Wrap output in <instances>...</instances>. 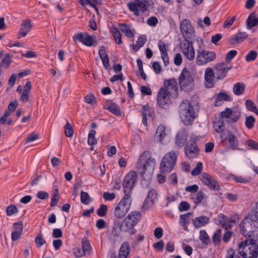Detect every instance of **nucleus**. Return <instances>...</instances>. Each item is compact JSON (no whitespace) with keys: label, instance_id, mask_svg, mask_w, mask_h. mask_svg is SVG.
I'll use <instances>...</instances> for the list:
<instances>
[{"label":"nucleus","instance_id":"1","mask_svg":"<svg viewBox=\"0 0 258 258\" xmlns=\"http://www.w3.org/2000/svg\"><path fill=\"white\" fill-rule=\"evenodd\" d=\"M155 165L156 160L149 152H144L138 160L136 169L142 176L145 174L150 175L153 172Z\"/></svg>","mask_w":258,"mask_h":258},{"label":"nucleus","instance_id":"2","mask_svg":"<svg viewBox=\"0 0 258 258\" xmlns=\"http://www.w3.org/2000/svg\"><path fill=\"white\" fill-rule=\"evenodd\" d=\"M237 251L243 258H256L258 245L252 239H247L238 244Z\"/></svg>","mask_w":258,"mask_h":258},{"label":"nucleus","instance_id":"3","mask_svg":"<svg viewBox=\"0 0 258 258\" xmlns=\"http://www.w3.org/2000/svg\"><path fill=\"white\" fill-rule=\"evenodd\" d=\"M141 217L142 214L140 212H131L124 218L121 224H119L120 230L123 232H128L130 235L135 234L136 230L134 227L140 221Z\"/></svg>","mask_w":258,"mask_h":258},{"label":"nucleus","instance_id":"4","mask_svg":"<svg viewBox=\"0 0 258 258\" xmlns=\"http://www.w3.org/2000/svg\"><path fill=\"white\" fill-rule=\"evenodd\" d=\"M257 228L258 218L256 215H248L240 224L241 232L245 237H251L252 232Z\"/></svg>","mask_w":258,"mask_h":258},{"label":"nucleus","instance_id":"5","mask_svg":"<svg viewBox=\"0 0 258 258\" xmlns=\"http://www.w3.org/2000/svg\"><path fill=\"white\" fill-rule=\"evenodd\" d=\"M180 117L186 125H190L195 118V112L190 102L187 100H183L179 107Z\"/></svg>","mask_w":258,"mask_h":258},{"label":"nucleus","instance_id":"6","mask_svg":"<svg viewBox=\"0 0 258 258\" xmlns=\"http://www.w3.org/2000/svg\"><path fill=\"white\" fill-rule=\"evenodd\" d=\"M178 84L181 90L185 92H189L194 89V79L191 73L184 68L180 75Z\"/></svg>","mask_w":258,"mask_h":258},{"label":"nucleus","instance_id":"7","mask_svg":"<svg viewBox=\"0 0 258 258\" xmlns=\"http://www.w3.org/2000/svg\"><path fill=\"white\" fill-rule=\"evenodd\" d=\"M178 154V152L170 151L164 156L160 163V169L162 172L168 173L173 170Z\"/></svg>","mask_w":258,"mask_h":258},{"label":"nucleus","instance_id":"8","mask_svg":"<svg viewBox=\"0 0 258 258\" xmlns=\"http://www.w3.org/2000/svg\"><path fill=\"white\" fill-rule=\"evenodd\" d=\"M131 204V196L124 195L114 209V216L119 219L123 218L129 211Z\"/></svg>","mask_w":258,"mask_h":258},{"label":"nucleus","instance_id":"9","mask_svg":"<svg viewBox=\"0 0 258 258\" xmlns=\"http://www.w3.org/2000/svg\"><path fill=\"white\" fill-rule=\"evenodd\" d=\"M180 30L184 41H192L195 38V28L190 21L186 19H183L180 23Z\"/></svg>","mask_w":258,"mask_h":258},{"label":"nucleus","instance_id":"10","mask_svg":"<svg viewBox=\"0 0 258 258\" xmlns=\"http://www.w3.org/2000/svg\"><path fill=\"white\" fill-rule=\"evenodd\" d=\"M216 56L215 52L213 51L200 49L197 50L196 63L198 66H204L213 61Z\"/></svg>","mask_w":258,"mask_h":258},{"label":"nucleus","instance_id":"11","mask_svg":"<svg viewBox=\"0 0 258 258\" xmlns=\"http://www.w3.org/2000/svg\"><path fill=\"white\" fill-rule=\"evenodd\" d=\"M137 175L135 171H130L124 177L123 181V187L124 195L131 196V191L137 180Z\"/></svg>","mask_w":258,"mask_h":258},{"label":"nucleus","instance_id":"12","mask_svg":"<svg viewBox=\"0 0 258 258\" xmlns=\"http://www.w3.org/2000/svg\"><path fill=\"white\" fill-rule=\"evenodd\" d=\"M127 7L136 16H139L140 12L144 13L148 9V5L145 0H136L128 3Z\"/></svg>","mask_w":258,"mask_h":258},{"label":"nucleus","instance_id":"13","mask_svg":"<svg viewBox=\"0 0 258 258\" xmlns=\"http://www.w3.org/2000/svg\"><path fill=\"white\" fill-rule=\"evenodd\" d=\"M75 41H79L87 46H91L96 43L95 36H91L87 33H79L73 36Z\"/></svg>","mask_w":258,"mask_h":258},{"label":"nucleus","instance_id":"14","mask_svg":"<svg viewBox=\"0 0 258 258\" xmlns=\"http://www.w3.org/2000/svg\"><path fill=\"white\" fill-rule=\"evenodd\" d=\"M180 48L184 55L189 60L195 57V51L191 41H183L180 43Z\"/></svg>","mask_w":258,"mask_h":258},{"label":"nucleus","instance_id":"15","mask_svg":"<svg viewBox=\"0 0 258 258\" xmlns=\"http://www.w3.org/2000/svg\"><path fill=\"white\" fill-rule=\"evenodd\" d=\"M202 182L208 187L213 190H218L219 185L215 178L208 173L204 172L200 176Z\"/></svg>","mask_w":258,"mask_h":258},{"label":"nucleus","instance_id":"16","mask_svg":"<svg viewBox=\"0 0 258 258\" xmlns=\"http://www.w3.org/2000/svg\"><path fill=\"white\" fill-rule=\"evenodd\" d=\"M231 68L232 65L226 62L217 64L214 68L217 79L221 80L225 77L228 71Z\"/></svg>","mask_w":258,"mask_h":258},{"label":"nucleus","instance_id":"17","mask_svg":"<svg viewBox=\"0 0 258 258\" xmlns=\"http://www.w3.org/2000/svg\"><path fill=\"white\" fill-rule=\"evenodd\" d=\"M221 116L222 119L226 118L228 119L229 122H236L239 117L240 114L236 110L232 108H226L225 110L221 112Z\"/></svg>","mask_w":258,"mask_h":258},{"label":"nucleus","instance_id":"18","mask_svg":"<svg viewBox=\"0 0 258 258\" xmlns=\"http://www.w3.org/2000/svg\"><path fill=\"white\" fill-rule=\"evenodd\" d=\"M165 89L172 97H176L178 94V86L175 79H172L164 82Z\"/></svg>","mask_w":258,"mask_h":258},{"label":"nucleus","instance_id":"19","mask_svg":"<svg viewBox=\"0 0 258 258\" xmlns=\"http://www.w3.org/2000/svg\"><path fill=\"white\" fill-rule=\"evenodd\" d=\"M169 94L164 88H161L158 93L157 100L158 105L162 107H165L170 102Z\"/></svg>","mask_w":258,"mask_h":258},{"label":"nucleus","instance_id":"20","mask_svg":"<svg viewBox=\"0 0 258 258\" xmlns=\"http://www.w3.org/2000/svg\"><path fill=\"white\" fill-rule=\"evenodd\" d=\"M158 196L155 189H151L149 191L147 197L143 203V208L147 210L151 207L157 200Z\"/></svg>","mask_w":258,"mask_h":258},{"label":"nucleus","instance_id":"21","mask_svg":"<svg viewBox=\"0 0 258 258\" xmlns=\"http://www.w3.org/2000/svg\"><path fill=\"white\" fill-rule=\"evenodd\" d=\"M32 27L31 21L29 19L24 20L20 25V27L18 33V38L26 36L30 31Z\"/></svg>","mask_w":258,"mask_h":258},{"label":"nucleus","instance_id":"22","mask_svg":"<svg viewBox=\"0 0 258 258\" xmlns=\"http://www.w3.org/2000/svg\"><path fill=\"white\" fill-rule=\"evenodd\" d=\"M215 75L213 70L211 68L206 69L204 74L205 85L208 88H212L214 85Z\"/></svg>","mask_w":258,"mask_h":258},{"label":"nucleus","instance_id":"23","mask_svg":"<svg viewBox=\"0 0 258 258\" xmlns=\"http://www.w3.org/2000/svg\"><path fill=\"white\" fill-rule=\"evenodd\" d=\"M185 154L189 158H194L198 156L199 149L196 143L187 144L184 148Z\"/></svg>","mask_w":258,"mask_h":258},{"label":"nucleus","instance_id":"24","mask_svg":"<svg viewBox=\"0 0 258 258\" xmlns=\"http://www.w3.org/2000/svg\"><path fill=\"white\" fill-rule=\"evenodd\" d=\"M23 229L22 222H18L13 224L11 238L13 241H16L20 238Z\"/></svg>","mask_w":258,"mask_h":258},{"label":"nucleus","instance_id":"25","mask_svg":"<svg viewBox=\"0 0 258 258\" xmlns=\"http://www.w3.org/2000/svg\"><path fill=\"white\" fill-rule=\"evenodd\" d=\"M187 133L186 131L182 130L180 131L177 134L175 138V144L179 148L183 146L187 140Z\"/></svg>","mask_w":258,"mask_h":258},{"label":"nucleus","instance_id":"26","mask_svg":"<svg viewBox=\"0 0 258 258\" xmlns=\"http://www.w3.org/2000/svg\"><path fill=\"white\" fill-rule=\"evenodd\" d=\"M154 114V111L149 105L144 106L142 110V123L144 126L148 125L147 118L152 116Z\"/></svg>","mask_w":258,"mask_h":258},{"label":"nucleus","instance_id":"27","mask_svg":"<svg viewBox=\"0 0 258 258\" xmlns=\"http://www.w3.org/2000/svg\"><path fill=\"white\" fill-rule=\"evenodd\" d=\"M118 26L122 32L127 37L131 38L134 37L135 30L131 26L123 23H120L118 24Z\"/></svg>","mask_w":258,"mask_h":258},{"label":"nucleus","instance_id":"28","mask_svg":"<svg viewBox=\"0 0 258 258\" xmlns=\"http://www.w3.org/2000/svg\"><path fill=\"white\" fill-rule=\"evenodd\" d=\"M158 47L161 52V57L164 62V65L167 66L168 64V56L167 53V45L162 41L160 40L158 42Z\"/></svg>","mask_w":258,"mask_h":258},{"label":"nucleus","instance_id":"29","mask_svg":"<svg viewBox=\"0 0 258 258\" xmlns=\"http://www.w3.org/2000/svg\"><path fill=\"white\" fill-rule=\"evenodd\" d=\"M209 222V218L206 216H200L193 219L192 223L196 228H200L205 226Z\"/></svg>","mask_w":258,"mask_h":258},{"label":"nucleus","instance_id":"30","mask_svg":"<svg viewBox=\"0 0 258 258\" xmlns=\"http://www.w3.org/2000/svg\"><path fill=\"white\" fill-rule=\"evenodd\" d=\"M166 135L165 126L160 125L156 130L154 139L157 142H161L165 138Z\"/></svg>","mask_w":258,"mask_h":258},{"label":"nucleus","instance_id":"31","mask_svg":"<svg viewBox=\"0 0 258 258\" xmlns=\"http://www.w3.org/2000/svg\"><path fill=\"white\" fill-rule=\"evenodd\" d=\"M190 196L194 203L197 205L204 202L206 200V195L201 191L196 194H190Z\"/></svg>","mask_w":258,"mask_h":258},{"label":"nucleus","instance_id":"32","mask_svg":"<svg viewBox=\"0 0 258 258\" xmlns=\"http://www.w3.org/2000/svg\"><path fill=\"white\" fill-rule=\"evenodd\" d=\"M247 27L250 29L258 25V15L252 13L250 14L246 20Z\"/></svg>","mask_w":258,"mask_h":258},{"label":"nucleus","instance_id":"33","mask_svg":"<svg viewBox=\"0 0 258 258\" xmlns=\"http://www.w3.org/2000/svg\"><path fill=\"white\" fill-rule=\"evenodd\" d=\"M130 253V245L128 242H124L121 245L118 253V258H126Z\"/></svg>","mask_w":258,"mask_h":258},{"label":"nucleus","instance_id":"34","mask_svg":"<svg viewBox=\"0 0 258 258\" xmlns=\"http://www.w3.org/2000/svg\"><path fill=\"white\" fill-rule=\"evenodd\" d=\"M191 216V213H186L180 216L179 223L183 226V229L186 231L188 230L187 225L190 222Z\"/></svg>","mask_w":258,"mask_h":258},{"label":"nucleus","instance_id":"35","mask_svg":"<svg viewBox=\"0 0 258 258\" xmlns=\"http://www.w3.org/2000/svg\"><path fill=\"white\" fill-rule=\"evenodd\" d=\"M110 32L113 35L115 42L118 44L122 43L121 34L119 30L115 27H112L110 29Z\"/></svg>","mask_w":258,"mask_h":258},{"label":"nucleus","instance_id":"36","mask_svg":"<svg viewBox=\"0 0 258 258\" xmlns=\"http://www.w3.org/2000/svg\"><path fill=\"white\" fill-rule=\"evenodd\" d=\"M228 140L230 147L233 149H236L238 146V141L237 138L231 133L228 134Z\"/></svg>","mask_w":258,"mask_h":258},{"label":"nucleus","instance_id":"37","mask_svg":"<svg viewBox=\"0 0 258 258\" xmlns=\"http://www.w3.org/2000/svg\"><path fill=\"white\" fill-rule=\"evenodd\" d=\"M82 248L87 254L89 255L91 251V246L89 240L84 237L81 240Z\"/></svg>","mask_w":258,"mask_h":258},{"label":"nucleus","instance_id":"38","mask_svg":"<svg viewBox=\"0 0 258 258\" xmlns=\"http://www.w3.org/2000/svg\"><path fill=\"white\" fill-rule=\"evenodd\" d=\"M245 86L243 83H237L233 87L234 93L236 95H240L244 93Z\"/></svg>","mask_w":258,"mask_h":258},{"label":"nucleus","instance_id":"39","mask_svg":"<svg viewBox=\"0 0 258 258\" xmlns=\"http://www.w3.org/2000/svg\"><path fill=\"white\" fill-rule=\"evenodd\" d=\"M213 127L215 132L221 133L225 129V124L222 119L215 121L213 123Z\"/></svg>","mask_w":258,"mask_h":258},{"label":"nucleus","instance_id":"40","mask_svg":"<svg viewBox=\"0 0 258 258\" xmlns=\"http://www.w3.org/2000/svg\"><path fill=\"white\" fill-rule=\"evenodd\" d=\"M96 131L91 130L89 131L88 136V144L90 146H93L97 144V140L95 138Z\"/></svg>","mask_w":258,"mask_h":258},{"label":"nucleus","instance_id":"41","mask_svg":"<svg viewBox=\"0 0 258 258\" xmlns=\"http://www.w3.org/2000/svg\"><path fill=\"white\" fill-rule=\"evenodd\" d=\"M81 201L84 205H88L92 199L87 192L81 191Z\"/></svg>","mask_w":258,"mask_h":258},{"label":"nucleus","instance_id":"42","mask_svg":"<svg viewBox=\"0 0 258 258\" xmlns=\"http://www.w3.org/2000/svg\"><path fill=\"white\" fill-rule=\"evenodd\" d=\"M198 25L203 28L209 27L211 25L210 18L209 17H206L203 20L199 19L198 21Z\"/></svg>","mask_w":258,"mask_h":258},{"label":"nucleus","instance_id":"43","mask_svg":"<svg viewBox=\"0 0 258 258\" xmlns=\"http://www.w3.org/2000/svg\"><path fill=\"white\" fill-rule=\"evenodd\" d=\"M257 55V53L255 50H250L245 55V59L247 62H250L254 60Z\"/></svg>","mask_w":258,"mask_h":258},{"label":"nucleus","instance_id":"44","mask_svg":"<svg viewBox=\"0 0 258 258\" xmlns=\"http://www.w3.org/2000/svg\"><path fill=\"white\" fill-rule=\"evenodd\" d=\"M18 212V209L16 206L13 204L9 205L6 209V214L8 216H11Z\"/></svg>","mask_w":258,"mask_h":258},{"label":"nucleus","instance_id":"45","mask_svg":"<svg viewBox=\"0 0 258 258\" xmlns=\"http://www.w3.org/2000/svg\"><path fill=\"white\" fill-rule=\"evenodd\" d=\"M200 239L204 243L208 244L210 242V238L205 230H201L200 232Z\"/></svg>","mask_w":258,"mask_h":258},{"label":"nucleus","instance_id":"46","mask_svg":"<svg viewBox=\"0 0 258 258\" xmlns=\"http://www.w3.org/2000/svg\"><path fill=\"white\" fill-rule=\"evenodd\" d=\"M221 230L220 229H217L214 232L213 236L212 237V240L214 243L218 244L221 239Z\"/></svg>","mask_w":258,"mask_h":258},{"label":"nucleus","instance_id":"47","mask_svg":"<svg viewBox=\"0 0 258 258\" xmlns=\"http://www.w3.org/2000/svg\"><path fill=\"white\" fill-rule=\"evenodd\" d=\"M203 169V164L202 162H198L195 168L191 171V174L193 176H196L199 174Z\"/></svg>","mask_w":258,"mask_h":258},{"label":"nucleus","instance_id":"48","mask_svg":"<svg viewBox=\"0 0 258 258\" xmlns=\"http://www.w3.org/2000/svg\"><path fill=\"white\" fill-rule=\"evenodd\" d=\"M35 242L36 246L38 248L40 247L42 245L45 243V239L43 238L41 233H39L35 238Z\"/></svg>","mask_w":258,"mask_h":258},{"label":"nucleus","instance_id":"49","mask_svg":"<svg viewBox=\"0 0 258 258\" xmlns=\"http://www.w3.org/2000/svg\"><path fill=\"white\" fill-rule=\"evenodd\" d=\"M216 100L218 101H230L231 97L227 94L221 92L218 94L216 97Z\"/></svg>","mask_w":258,"mask_h":258},{"label":"nucleus","instance_id":"50","mask_svg":"<svg viewBox=\"0 0 258 258\" xmlns=\"http://www.w3.org/2000/svg\"><path fill=\"white\" fill-rule=\"evenodd\" d=\"M64 130L66 136L71 138L73 135L74 131L72 125L69 122L67 123Z\"/></svg>","mask_w":258,"mask_h":258},{"label":"nucleus","instance_id":"51","mask_svg":"<svg viewBox=\"0 0 258 258\" xmlns=\"http://www.w3.org/2000/svg\"><path fill=\"white\" fill-rule=\"evenodd\" d=\"M11 62L10 57L9 55H6L3 58L2 62L0 64L1 67L8 68Z\"/></svg>","mask_w":258,"mask_h":258},{"label":"nucleus","instance_id":"52","mask_svg":"<svg viewBox=\"0 0 258 258\" xmlns=\"http://www.w3.org/2000/svg\"><path fill=\"white\" fill-rule=\"evenodd\" d=\"M107 109L115 115H118L120 114L119 108L114 103H110L107 107Z\"/></svg>","mask_w":258,"mask_h":258},{"label":"nucleus","instance_id":"53","mask_svg":"<svg viewBox=\"0 0 258 258\" xmlns=\"http://www.w3.org/2000/svg\"><path fill=\"white\" fill-rule=\"evenodd\" d=\"M235 19V17L228 18L223 24V27L226 29L230 28L233 24Z\"/></svg>","mask_w":258,"mask_h":258},{"label":"nucleus","instance_id":"54","mask_svg":"<svg viewBox=\"0 0 258 258\" xmlns=\"http://www.w3.org/2000/svg\"><path fill=\"white\" fill-rule=\"evenodd\" d=\"M236 221L235 219L226 218L224 220L223 225L225 229H228L229 227L232 226L233 224L236 223Z\"/></svg>","mask_w":258,"mask_h":258},{"label":"nucleus","instance_id":"55","mask_svg":"<svg viewBox=\"0 0 258 258\" xmlns=\"http://www.w3.org/2000/svg\"><path fill=\"white\" fill-rule=\"evenodd\" d=\"M247 37V34L245 32H240L238 33L234 37V39L237 43L243 41Z\"/></svg>","mask_w":258,"mask_h":258},{"label":"nucleus","instance_id":"56","mask_svg":"<svg viewBox=\"0 0 258 258\" xmlns=\"http://www.w3.org/2000/svg\"><path fill=\"white\" fill-rule=\"evenodd\" d=\"M245 105L246 106V107L251 111L255 112V111H256V110H257V109L256 106L255 105V104L253 101H252L250 100H247L245 101Z\"/></svg>","mask_w":258,"mask_h":258},{"label":"nucleus","instance_id":"57","mask_svg":"<svg viewBox=\"0 0 258 258\" xmlns=\"http://www.w3.org/2000/svg\"><path fill=\"white\" fill-rule=\"evenodd\" d=\"M255 121L254 118L252 116L246 117L245 120V125L248 128H251L253 126Z\"/></svg>","mask_w":258,"mask_h":258},{"label":"nucleus","instance_id":"58","mask_svg":"<svg viewBox=\"0 0 258 258\" xmlns=\"http://www.w3.org/2000/svg\"><path fill=\"white\" fill-rule=\"evenodd\" d=\"M107 210V207L105 205H101L97 211L98 215L100 217L104 216Z\"/></svg>","mask_w":258,"mask_h":258},{"label":"nucleus","instance_id":"59","mask_svg":"<svg viewBox=\"0 0 258 258\" xmlns=\"http://www.w3.org/2000/svg\"><path fill=\"white\" fill-rule=\"evenodd\" d=\"M185 190L187 192H189L190 194H196L199 190V186L196 184L189 185L185 187Z\"/></svg>","mask_w":258,"mask_h":258},{"label":"nucleus","instance_id":"60","mask_svg":"<svg viewBox=\"0 0 258 258\" xmlns=\"http://www.w3.org/2000/svg\"><path fill=\"white\" fill-rule=\"evenodd\" d=\"M237 52L235 50H232L229 51L225 57L226 62L230 61L237 54Z\"/></svg>","mask_w":258,"mask_h":258},{"label":"nucleus","instance_id":"61","mask_svg":"<svg viewBox=\"0 0 258 258\" xmlns=\"http://www.w3.org/2000/svg\"><path fill=\"white\" fill-rule=\"evenodd\" d=\"M245 144L251 149L258 150V143L255 142L252 140H247L245 141Z\"/></svg>","mask_w":258,"mask_h":258},{"label":"nucleus","instance_id":"62","mask_svg":"<svg viewBox=\"0 0 258 258\" xmlns=\"http://www.w3.org/2000/svg\"><path fill=\"white\" fill-rule=\"evenodd\" d=\"M190 208V205L187 202H181L178 206L180 211H185L188 210Z\"/></svg>","mask_w":258,"mask_h":258},{"label":"nucleus","instance_id":"63","mask_svg":"<svg viewBox=\"0 0 258 258\" xmlns=\"http://www.w3.org/2000/svg\"><path fill=\"white\" fill-rule=\"evenodd\" d=\"M74 255L77 257H80L85 256V255H87V254L85 253V252L82 249L80 248H76L74 250Z\"/></svg>","mask_w":258,"mask_h":258},{"label":"nucleus","instance_id":"64","mask_svg":"<svg viewBox=\"0 0 258 258\" xmlns=\"http://www.w3.org/2000/svg\"><path fill=\"white\" fill-rule=\"evenodd\" d=\"M85 102L90 104H93L95 103L96 99L94 95L92 94H88L85 97Z\"/></svg>","mask_w":258,"mask_h":258}]
</instances>
